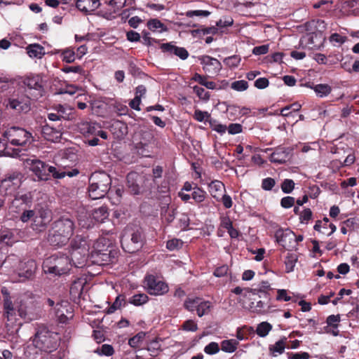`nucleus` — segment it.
<instances>
[{"instance_id":"f257e3e1","label":"nucleus","mask_w":359,"mask_h":359,"mask_svg":"<svg viewBox=\"0 0 359 359\" xmlns=\"http://www.w3.org/2000/svg\"><path fill=\"white\" fill-rule=\"evenodd\" d=\"M89 254V245L85 238L76 236L71 243V258L58 252L47 257L43 262L46 273L62 276L69 273L72 264L82 268L86 265Z\"/></svg>"},{"instance_id":"f03ea898","label":"nucleus","mask_w":359,"mask_h":359,"mask_svg":"<svg viewBox=\"0 0 359 359\" xmlns=\"http://www.w3.org/2000/svg\"><path fill=\"white\" fill-rule=\"evenodd\" d=\"M74 224L69 218L62 217L55 221L48 234V242L53 246L65 245L73 235Z\"/></svg>"},{"instance_id":"7ed1b4c3","label":"nucleus","mask_w":359,"mask_h":359,"mask_svg":"<svg viewBox=\"0 0 359 359\" xmlns=\"http://www.w3.org/2000/svg\"><path fill=\"white\" fill-rule=\"evenodd\" d=\"M111 184L110 176L105 172H95L89 178L88 195L93 200L104 198Z\"/></svg>"},{"instance_id":"20e7f679","label":"nucleus","mask_w":359,"mask_h":359,"mask_svg":"<svg viewBox=\"0 0 359 359\" xmlns=\"http://www.w3.org/2000/svg\"><path fill=\"white\" fill-rule=\"evenodd\" d=\"M90 245L89 241L86 240ZM112 242L108 238L102 236L93 243L92 248L89 247L88 257L93 259V262L99 265L108 264L111 261V250L109 248Z\"/></svg>"},{"instance_id":"39448f33","label":"nucleus","mask_w":359,"mask_h":359,"mask_svg":"<svg viewBox=\"0 0 359 359\" xmlns=\"http://www.w3.org/2000/svg\"><path fill=\"white\" fill-rule=\"evenodd\" d=\"M58 336L54 332H50L47 328L39 329L33 339V344L36 348L45 352H52L57 347Z\"/></svg>"},{"instance_id":"423d86ee","label":"nucleus","mask_w":359,"mask_h":359,"mask_svg":"<svg viewBox=\"0 0 359 359\" xmlns=\"http://www.w3.org/2000/svg\"><path fill=\"white\" fill-rule=\"evenodd\" d=\"M25 163L26 166L37 177L39 180H48L50 174H52L54 177L55 167L49 166L43 161L35 157L27 158Z\"/></svg>"},{"instance_id":"0eeeda50","label":"nucleus","mask_w":359,"mask_h":359,"mask_svg":"<svg viewBox=\"0 0 359 359\" xmlns=\"http://www.w3.org/2000/svg\"><path fill=\"white\" fill-rule=\"evenodd\" d=\"M20 306V313L22 318L32 321L40 316L41 308L39 304L32 298L25 297L18 301Z\"/></svg>"},{"instance_id":"6e6552de","label":"nucleus","mask_w":359,"mask_h":359,"mask_svg":"<svg viewBox=\"0 0 359 359\" xmlns=\"http://www.w3.org/2000/svg\"><path fill=\"white\" fill-rule=\"evenodd\" d=\"M143 283L144 289L151 295H163L169 290L168 285L165 281L152 274L146 275Z\"/></svg>"},{"instance_id":"1a4fd4ad","label":"nucleus","mask_w":359,"mask_h":359,"mask_svg":"<svg viewBox=\"0 0 359 359\" xmlns=\"http://www.w3.org/2000/svg\"><path fill=\"white\" fill-rule=\"evenodd\" d=\"M4 317L6 319V325L11 328L22 325L20 319L22 315L20 313V306L18 301L13 304L11 299H5L4 303Z\"/></svg>"},{"instance_id":"9d476101","label":"nucleus","mask_w":359,"mask_h":359,"mask_svg":"<svg viewBox=\"0 0 359 359\" xmlns=\"http://www.w3.org/2000/svg\"><path fill=\"white\" fill-rule=\"evenodd\" d=\"M4 137L12 145L24 146L30 142L32 134L23 128L12 127L4 133Z\"/></svg>"},{"instance_id":"9b49d317","label":"nucleus","mask_w":359,"mask_h":359,"mask_svg":"<svg viewBox=\"0 0 359 359\" xmlns=\"http://www.w3.org/2000/svg\"><path fill=\"white\" fill-rule=\"evenodd\" d=\"M121 243L123 249L129 253H133L138 250L142 246V237L139 231H135L130 234V238L125 232L121 236Z\"/></svg>"},{"instance_id":"f8f14e48","label":"nucleus","mask_w":359,"mask_h":359,"mask_svg":"<svg viewBox=\"0 0 359 359\" xmlns=\"http://www.w3.org/2000/svg\"><path fill=\"white\" fill-rule=\"evenodd\" d=\"M23 176L19 172H13L4 179L0 189L5 194H13L20 187Z\"/></svg>"},{"instance_id":"ddd939ff","label":"nucleus","mask_w":359,"mask_h":359,"mask_svg":"<svg viewBox=\"0 0 359 359\" xmlns=\"http://www.w3.org/2000/svg\"><path fill=\"white\" fill-rule=\"evenodd\" d=\"M276 241L286 250L295 248V234L289 229L280 228L275 232Z\"/></svg>"},{"instance_id":"4468645a","label":"nucleus","mask_w":359,"mask_h":359,"mask_svg":"<svg viewBox=\"0 0 359 359\" xmlns=\"http://www.w3.org/2000/svg\"><path fill=\"white\" fill-rule=\"evenodd\" d=\"M198 60L203 71L210 76L217 75L222 69V64L216 58L209 55H202Z\"/></svg>"},{"instance_id":"2eb2a0df","label":"nucleus","mask_w":359,"mask_h":359,"mask_svg":"<svg viewBox=\"0 0 359 359\" xmlns=\"http://www.w3.org/2000/svg\"><path fill=\"white\" fill-rule=\"evenodd\" d=\"M232 292L239 295L238 302L242 306L246 309V306H249L252 302V297L257 295V290L249 287H236L232 290Z\"/></svg>"},{"instance_id":"dca6fc26","label":"nucleus","mask_w":359,"mask_h":359,"mask_svg":"<svg viewBox=\"0 0 359 359\" xmlns=\"http://www.w3.org/2000/svg\"><path fill=\"white\" fill-rule=\"evenodd\" d=\"M7 107L18 112H27L30 109V100L27 96L10 99Z\"/></svg>"},{"instance_id":"f3484780","label":"nucleus","mask_w":359,"mask_h":359,"mask_svg":"<svg viewBox=\"0 0 359 359\" xmlns=\"http://www.w3.org/2000/svg\"><path fill=\"white\" fill-rule=\"evenodd\" d=\"M293 149L291 147H277L271 154L270 161L276 163H284L292 155Z\"/></svg>"},{"instance_id":"a211bd4d","label":"nucleus","mask_w":359,"mask_h":359,"mask_svg":"<svg viewBox=\"0 0 359 359\" xmlns=\"http://www.w3.org/2000/svg\"><path fill=\"white\" fill-rule=\"evenodd\" d=\"M55 315L61 323H65L72 318V311L68 302H62L58 303L55 306Z\"/></svg>"},{"instance_id":"6ab92c4d","label":"nucleus","mask_w":359,"mask_h":359,"mask_svg":"<svg viewBox=\"0 0 359 359\" xmlns=\"http://www.w3.org/2000/svg\"><path fill=\"white\" fill-rule=\"evenodd\" d=\"M50 221V212L46 210H38L32 221V229L41 230Z\"/></svg>"},{"instance_id":"aec40b11","label":"nucleus","mask_w":359,"mask_h":359,"mask_svg":"<svg viewBox=\"0 0 359 359\" xmlns=\"http://www.w3.org/2000/svg\"><path fill=\"white\" fill-rule=\"evenodd\" d=\"M127 186L132 194L138 195L140 194V183L143 179V176L136 172H130L127 175Z\"/></svg>"},{"instance_id":"412c9836","label":"nucleus","mask_w":359,"mask_h":359,"mask_svg":"<svg viewBox=\"0 0 359 359\" xmlns=\"http://www.w3.org/2000/svg\"><path fill=\"white\" fill-rule=\"evenodd\" d=\"M25 84L29 88V90H34L36 91V94L34 95L36 98L42 96L43 89L42 86V80L39 76L36 75L27 76L25 81Z\"/></svg>"},{"instance_id":"4be33fe9","label":"nucleus","mask_w":359,"mask_h":359,"mask_svg":"<svg viewBox=\"0 0 359 359\" xmlns=\"http://www.w3.org/2000/svg\"><path fill=\"white\" fill-rule=\"evenodd\" d=\"M100 6L99 0H77L76 8L82 13L90 14Z\"/></svg>"},{"instance_id":"5701e85b","label":"nucleus","mask_w":359,"mask_h":359,"mask_svg":"<svg viewBox=\"0 0 359 359\" xmlns=\"http://www.w3.org/2000/svg\"><path fill=\"white\" fill-rule=\"evenodd\" d=\"M161 48L163 52L175 55L182 60H186L189 56V53L184 48L176 46L171 43H163Z\"/></svg>"},{"instance_id":"b1692460","label":"nucleus","mask_w":359,"mask_h":359,"mask_svg":"<svg viewBox=\"0 0 359 359\" xmlns=\"http://www.w3.org/2000/svg\"><path fill=\"white\" fill-rule=\"evenodd\" d=\"M79 224L85 229H89L94 226L95 222L91 212H88L85 208H81L78 213Z\"/></svg>"},{"instance_id":"393cba45","label":"nucleus","mask_w":359,"mask_h":359,"mask_svg":"<svg viewBox=\"0 0 359 359\" xmlns=\"http://www.w3.org/2000/svg\"><path fill=\"white\" fill-rule=\"evenodd\" d=\"M79 128L80 132L86 136H96L97 131L101 128V126L93 122L83 121L79 124Z\"/></svg>"},{"instance_id":"a878e982","label":"nucleus","mask_w":359,"mask_h":359,"mask_svg":"<svg viewBox=\"0 0 359 359\" xmlns=\"http://www.w3.org/2000/svg\"><path fill=\"white\" fill-rule=\"evenodd\" d=\"M41 133L43 137L50 142H57L61 137V133L60 130L53 128V127L45 125L42 127Z\"/></svg>"},{"instance_id":"bb28decb","label":"nucleus","mask_w":359,"mask_h":359,"mask_svg":"<svg viewBox=\"0 0 359 359\" xmlns=\"http://www.w3.org/2000/svg\"><path fill=\"white\" fill-rule=\"evenodd\" d=\"M209 192L211 196L215 198L217 201H220L221 196L225 191V187L224 184L219 181L215 180L209 184Z\"/></svg>"},{"instance_id":"cd10ccee","label":"nucleus","mask_w":359,"mask_h":359,"mask_svg":"<svg viewBox=\"0 0 359 359\" xmlns=\"http://www.w3.org/2000/svg\"><path fill=\"white\" fill-rule=\"evenodd\" d=\"M306 29L311 32H323L326 29V23L323 20H313L305 24Z\"/></svg>"},{"instance_id":"c85d7f7f","label":"nucleus","mask_w":359,"mask_h":359,"mask_svg":"<svg viewBox=\"0 0 359 359\" xmlns=\"http://www.w3.org/2000/svg\"><path fill=\"white\" fill-rule=\"evenodd\" d=\"M91 215L95 222V224L96 222L102 223L109 217L108 208L107 206L102 205L98 208L94 209L91 212Z\"/></svg>"},{"instance_id":"c756f323","label":"nucleus","mask_w":359,"mask_h":359,"mask_svg":"<svg viewBox=\"0 0 359 359\" xmlns=\"http://www.w3.org/2000/svg\"><path fill=\"white\" fill-rule=\"evenodd\" d=\"M286 343L287 338L283 337L276 341L274 344L270 345L269 347L270 353L274 357L282 354L285 349Z\"/></svg>"},{"instance_id":"7c9ffc66","label":"nucleus","mask_w":359,"mask_h":359,"mask_svg":"<svg viewBox=\"0 0 359 359\" xmlns=\"http://www.w3.org/2000/svg\"><path fill=\"white\" fill-rule=\"evenodd\" d=\"M126 0H111L109 2V6L111 7L109 13H105V15L107 18H114L113 14L118 13L122 8L126 5Z\"/></svg>"},{"instance_id":"2f4dec72","label":"nucleus","mask_w":359,"mask_h":359,"mask_svg":"<svg viewBox=\"0 0 359 359\" xmlns=\"http://www.w3.org/2000/svg\"><path fill=\"white\" fill-rule=\"evenodd\" d=\"M21 271L19 275L20 276H25L26 278L30 277L34 272L36 269V264L34 260L29 259L26 262L20 264Z\"/></svg>"},{"instance_id":"473e14b6","label":"nucleus","mask_w":359,"mask_h":359,"mask_svg":"<svg viewBox=\"0 0 359 359\" xmlns=\"http://www.w3.org/2000/svg\"><path fill=\"white\" fill-rule=\"evenodd\" d=\"M27 51L30 57L41 58L45 54L43 47L37 43L29 45Z\"/></svg>"},{"instance_id":"72a5a7b5","label":"nucleus","mask_w":359,"mask_h":359,"mask_svg":"<svg viewBox=\"0 0 359 359\" xmlns=\"http://www.w3.org/2000/svg\"><path fill=\"white\" fill-rule=\"evenodd\" d=\"M311 88L314 90L317 96L320 97H324L327 96L332 92V87L328 84L320 83L317 84L311 87Z\"/></svg>"},{"instance_id":"f704fd0d","label":"nucleus","mask_w":359,"mask_h":359,"mask_svg":"<svg viewBox=\"0 0 359 359\" xmlns=\"http://www.w3.org/2000/svg\"><path fill=\"white\" fill-rule=\"evenodd\" d=\"M55 111L61 119L69 120L72 114V109L67 106L57 104L53 107Z\"/></svg>"},{"instance_id":"c9c22d12","label":"nucleus","mask_w":359,"mask_h":359,"mask_svg":"<svg viewBox=\"0 0 359 359\" xmlns=\"http://www.w3.org/2000/svg\"><path fill=\"white\" fill-rule=\"evenodd\" d=\"M332 0H320L313 4V7L316 9L321 8V13L319 14L321 16H325L332 9Z\"/></svg>"},{"instance_id":"e433bc0d","label":"nucleus","mask_w":359,"mask_h":359,"mask_svg":"<svg viewBox=\"0 0 359 359\" xmlns=\"http://www.w3.org/2000/svg\"><path fill=\"white\" fill-rule=\"evenodd\" d=\"M197 310H196V313H197V315L199 316V317H202L205 315H207L211 307H212V304L209 301H205V300H203V299H201V301L199 302L198 304H197Z\"/></svg>"},{"instance_id":"4c0bfd02","label":"nucleus","mask_w":359,"mask_h":359,"mask_svg":"<svg viewBox=\"0 0 359 359\" xmlns=\"http://www.w3.org/2000/svg\"><path fill=\"white\" fill-rule=\"evenodd\" d=\"M149 301V297L144 293L134 294L129 299V303L136 306L146 304Z\"/></svg>"},{"instance_id":"58836bf2","label":"nucleus","mask_w":359,"mask_h":359,"mask_svg":"<svg viewBox=\"0 0 359 359\" xmlns=\"http://www.w3.org/2000/svg\"><path fill=\"white\" fill-rule=\"evenodd\" d=\"M238 345V342L234 339L224 340L221 343V349L226 353H233L236 350Z\"/></svg>"},{"instance_id":"ea45409f","label":"nucleus","mask_w":359,"mask_h":359,"mask_svg":"<svg viewBox=\"0 0 359 359\" xmlns=\"http://www.w3.org/2000/svg\"><path fill=\"white\" fill-rule=\"evenodd\" d=\"M266 304L261 300L257 301L256 303L252 302L249 306H246V309L251 312L256 313H262L264 312Z\"/></svg>"},{"instance_id":"a19ab883","label":"nucleus","mask_w":359,"mask_h":359,"mask_svg":"<svg viewBox=\"0 0 359 359\" xmlns=\"http://www.w3.org/2000/svg\"><path fill=\"white\" fill-rule=\"evenodd\" d=\"M271 330L272 325L270 323L267 322H262L258 324L256 329V333L260 337H265Z\"/></svg>"},{"instance_id":"79ce46f5","label":"nucleus","mask_w":359,"mask_h":359,"mask_svg":"<svg viewBox=\"0 0 359 359\" xmlns=\"http://www.w3.org/2000/svg\"><path fill=\"white\" fill-rule=\"evenodd\" d=\"M241 57L240 55H233L225 57L223 60L224 64L231 69H234L238 67L241 63Z\"/></svg>"},{"instance_id":"37998d69","label":"nucleus","mask_w":359,"mask_h":359,"mask_svg":"<svg viewBox=\"0 0 359 359\" xmlns=\"http://www.w3.org/2000/svg\"><path fill=\"white\" fill-rule=\"evenodd\" d=\"M94 352L99 355L111 356L114 353V349L111 345L105 344L97 347Z\"/></svg>"},{"instance_id":"c03bdc74","label":"nucleus","mask_w":359,"mask_h":359,"mask_svg":"<svg viewBox=\"0 0 359 359\" xmlns=\"http://www.w3.org/2000/svg\"><path fill=\"white\" fill-rule=\"evenodd\" d=\"M201 299L200 297H188L184 303L185 309L191 312L196 311L197 304H199Z\"/></svg>"},{"instance_id":"a18cd8bd","label":"nucleus","mask_w":359,"mask_h":359,"mask_svg":"<svg viewBox=\"0 0 359 359\" xmlns=\"http://www.w3.org/2000/svg\"><path fill=\"white\" fill-rule=\"evenodd\" d=\"M8 140L4 137V139L0 140V156H14L17 153L11 151L8 144Z\"/></svg>"},{"instance_id":"49530a36","label":"nucleus","mask_w":359,"mask_h":359,"mask_svg":"<svg viewBox=\"0 0 359 359\" xmlns=\"http://www.w3.org/2000/svg\"><path fill=\"white\" fill-rule=\"evenodd\" d=\"M60 57L63 62L72 63L75 60L76 54L73 49L66 48L62 51Z\"/></svg>"},{"instance_id":"de8ad7c7","label":"nucleus","mask_w":359,"mask_h":359,"mask_svg":"<svg viewBox=\"0 0 359 359\" xmlns=\"http://www.w3.org/2000/svg\"><path fill=\"white\" fill-rule=\"evenodd\" d=\"M147 27L152 32L159 29V32H161L166 30L165 26L158 19L149 20L147 22Z\"/></svg>"},{"instance_id":"09e8293b","label":"nucleus","mask_w":359,"mask_h":359,"mask_svg":"<svg viewBox=\"0 0 359 359\" xmlns=\"http://www.w3.org/2000/svg\"><path fill=\"white\" fill-rule=\"evenodd\" d=\"M297 257L294 254H288L285 258V264L287 273L292 272L294 270Z\"/></svg>"},{"instance_id":"8fccbe9b","label":"nucleus","mask_w":359,"mask_h":359,"mask_svg":"<svg viewBox=\"0 0 359 359\" xmlns=\"http://www.w3.org/2000/svg\"><path fill=\"white\" fill-rule=\"evenodd\" d=\"M206 193L198 187H194L191 198L197 203L203 202L205 198Z\"/></svg>"},{"instance_id":"3c124183","label":"nucleus","mask_w":359,"mask_h":359,"mask_svg":"<svg viewBox=\"0 0 359 359\" xmlns=\"http://www.w3.org/2000/svg\"><path fill=\"white\" fill-rule=\"evenodd\" d=\"M79 173V171L76 168L72 169L71 171H62V172L57 171V169L55 168V172H54V178L62 179V178L65 177V176L72 177L78 175Z\"/></svg>"},{"instance_id":"603ef678","label":"nucleus","mask_w":359,"mask_h":359,"mask_svg":"<svg viewBox=\"0 0 359 359\" xmlns=\"http://www.w3.org/2000/svg\"><path fill=\"white\" fill-rule=\"evenodd\" d=\"M253 290H257V295L259 297H267V292L271 290V285L268 281H262L257 288Z\"/></svg>"},{"instance_id":"864d4df0","label":"nucleus","mask_w":359,"mask_h":359,"mask_svg":"<svg viewBox=\"0 0 359 359\" xmlns=\"http://www.w3.org/2000/svg\"><path fill=\"white\" fill-rule=\"evenodd\" d=\"M15 241L12 233L1 232L0 233V244L12 245Z\"/></svg>"},{"instance_id":"5fc2aeb1","label":"nucleus","mask_w":359,"mask_h":359,"mask_svg":"<svg viewBox=\"0 0 359 359\" xmlns=\"http://www.w3.org/2000/svg\"><path fill=\"white\" fill-rule=\"evenodd\" d=\"M231 88L236 91L242 92L248 88V83L245 80L236 81L231 83Z\"/></svg>"},{"instance_id":"6e6d98bb","label":"nucleus","mask_w":359,"mask_h":359,"mask_svg":"<svg viewBox=\"0 0 359 359\" xmlns=\"http://www.w3.org/2000/svg\"><path fill=\"white\" fill-rule=\"evenodd\" d=\"M145 336V332H140L129 339L128 344L133 348H136L139 346L140 343L144 339Z\"/></svg>"},{"instance_id":"4d7b16f0","label":"nucleus","mask_w":359,"mask_h":359,"mask_svg":"<svg viewBox=\"0 0 359 359\" xmlns=\"http://www.w3.org/2000/svg\"><path fill=\"white\" fill-rule=\"evenodd\" d=\"M194 118L199 122L209 121L212 120L210 118V114L208 111H203L200 109H196L194 114Z\"/></svg>"},{"instance_id":"13d9d810","label":"nucleus","mask_w":359,"mask_h":359,"mask_svg":"<svg viewBox=\"0 0 359 359\" xmlns=\"http://www.w3.org/2000/svg\"><path fill=\"white\" fill-rule=\"evenodd\" d=\"M194 92L197 95V96L204 100L208 101L210 99V95L209 92L205 91V89L202 87H199L198 86H195L193 88Z\"/></svg>"},{"instance_id":"bf43d9fd","label":"nucleus","mask_w":359,"mask_h":359,"mask_svg":"<svg viewBox=\"0 0 359 359\" xmlns=\"http://www.w3.org/2000/svg\"><path fill=\"white\" fill-rule=\"evenodd\" d=\"M346 39V36L340 35L337 33H334L330 36V41L334 46H340L345 43Z\"/></svg>"},{"instance_id":"052dcab7","label":"nucleus","mask_w":359,"mask_h":359,"mask_svg":"<svg viewBox=\"0 0 359 359\" xmlns=\"http://www.w3.org/2000/svg\"><path fill=\"white\" fill-rule=\"evenodd\" d=\"M219 346L217 342H210L204 348V352L208 355H214L219 351Z\"/></svg>"},{"instance_id":"680f3d73","label":"nucleus","mask_w":359,"mask_h":359,"mask_svg":"<svg viewBox=\"0 0 359 359\" xmlns=\"http://www.w3.org/2000/svg\"><path fill=\"white\" fill-rule=\"evenodd\" d=\"M181 329L187 332H196L198 330V325L193 320H187L184 322Z\"/></svg>"},{"instance_id":"e2e57ef3","label":"nucleus","mask_w":359,"mask_h":359,"mask_svg":"<svg viewBox=\"0 0 359 359\" xmlns=\"http://www.w3.org/2000/svg\"><path fill=\"white\" fill-rule=\"evenodd\" d=\"M294 188V182L292 180L285 179L282 184L281 189L285 194L291 193Z\"/></svg>"},{"instance_id":"0e129e2a","label":"nucleus","mask_w":359,"mask_h":359,"mask_svg":"<svg viewBox=\"0 0 359 359\" xmlns=\"http://www.w3.org/2000/svg\"><path fill=\"white\" fill-rule=\"evenodd\" d=\"M210 13L208 11H203V10H195V11H188L186 12L185 15L188 18H193V17H203L205 18L209 16Z\"/></svg>"},{"instance_id":"69168bd1","label":"nucleus","mask_w":359,"mask_h":359,"mask_svg":"<svg viewBox=\"0 0 359 359\" xmlns=\"http://www.w3.org/2000/svg\"><path fill=\"white\" fill-rule=\"evenodd\" d=\"M83 284L84 283L82 280H77L74 281L70 287L71 293H74L75 294H80L83 291Z\"/></svg>"},{"instance_id":"338daca9","label":"nucleus","mask_w":359,"mask_h":359,"mask_svg":"<svg viewBox=\"0 0 359 359\" xmlns=\"http://www.w3.org/2000/svg\"><path fill=\"white\" fill-rule=\"evenodd\" d=\"M37 210H24L20 216V220L25 223L29 220H32L36 213Z\"/></svg>"},{"instance_id":"774afa93","label":"nucleus","mask_w":359,"mask_h":359,"mask_svg":"<svg viewBox=\"0 0 359 359\" xmlns=\"http://www.w3.org/2000/svg\"><path fill=\"white\" fill-rule=\"evenodd\" d=\"M209 123H210L211 128L213 130H215L222 135L225 133V132L226 131L227 127L225 125L218 123L217 121H212V120H210Z\"/></svg>"}]
</instances>
